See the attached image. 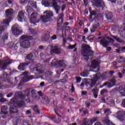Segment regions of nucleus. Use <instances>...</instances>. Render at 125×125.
I'll list each match as a JSON object with an SVG mask.
<instances>
[{
  "label": "nucleus",
  "instance_id": "f257e3e1",
  "mask_svg": "<svg viewBox=\"0 0 125 125\" xmlns=\"http://www.w3.org/2000/svg\"><path fill=\"white\" fill-rule=\"evenodd\" d=\"M62 52L63 49L58 47V45L56 44L54 47L50 45L48 46L47 50L45 51L44 54L41 53L40 56L41 57H42V56H48L51 52H55V53H57V54H60Z\"/></svg>",
  "mask_w": 125,
  "mask_h": 125
},
{
  "label": "nucleus",
  "instance_id": "f03ea898",
  "mask_svg": "<svg viewBox=\"0 0 125 125\" xmlns=\"http://www.w3.org/2000/svg\"><path fill=\"white\" fill-rule=\"evenodd\" d=\"M33 37L32 36L24 35L21 37V40L22 41L20 43L21 46L23 48H29L31 45V42L29 41L32 40Z\"/></svg>",
  "mask_w": 125,
  "mask_h": 125
},
{
  "label": "nucleus",
  "instance_id": "7ed1b4c3",
  "mask_svg": "<svg viewBox=\"0 0 125 125\" xmlns=\"http://www.w3.org/2000/svg\"><path fill=\"white\" fill-rule=\"evenodd\" d=\"M99 76H100V74L94 75L91 80L88 79L84 83H82L81 86L83 87L84 85H86V86L90 85V87H93L95 85L96 82L99 80Z\"/></svg>",
  "mask_w": 125,
  "mask_h": 125
},
{
  "label": "nucleus",
  "instance_id": "20e7f679",
  "mask_svg": "<svg viewBox=\"0 0 125 125\" xmlns=\"http://www.w3.org/2000/svg\"><path fill=\"white\" fill-rule=\"evenodd\" d=\"M43 15L41 16L40 17V20L43 23H47V22H50L52 21V17H53V13L50 11L46 10L43 12Z\"/></svg>",
  "mask_w": 125,
  "mask_h": 125
},
{
  "label": "nucleus",
  "instance_id": "39448f33",
  "mask_svg": "<svg viewBox=\"0 0 125 125\" xmlns=\"http://www.w3.org/2000/svg\"><path fill=\"white\" fill-rule=\"evenodd\" d=\"M85 49L83 50L82 54L83 59L88 61L90 56L93 55V51L90 50V47L88 45H85Z\"/></svg>",
  "mask_w": 125,
  "mask_h": 125
},
{
  "label": "nucleus",
  "instance_id": "423d86ee",
  "mask_svg": "<svg viewBox=\"0 0 125 125\" xmlns=\"http://www.w3.org/2000/svg\"><path fill=\"white\" fill-rule=\"evenodd\" d=\"M42 4L44 5L46 7L48 6H52L55 8L56 10V12L57 14L59 13V10H60V7L57 5V3H56V0H53L52 3L49 2L47 0H44L42 1Z\"/></svg>",
  "mask_w": 125,
  "mask_h": 125
},
{
  "label": "nucleus",
  "instance_id": "0eeeda50",
  "mask_svg": "<svg viewBox=\"0 0 125 125\" xmlns=\"http://www.w3.org/2000/svg\"><path fill=\"white\" fill-rule=\"evenodd\" d=\"M108 41L110 43H114V42H115V41L114 40L109 39V37H107L102 39L100 42V43L101 44H102L104 47H106V46H108L109 44V42H108Z\"/></svg>",
  "mask_w": 125,
  "mask_h": 125
},
{
  "label": "nucleus",
  "instance_id": "6e6552de",
  "mask_svg": "<svg viewBox=\"0 0 125 125\" xmlns=\"http://www.w3.org/2000/svg\"><path fill=\"white\" fill-rule=\"evenodd\" d=\"M20 29L21 28L18 24L14 25L12 28V35H14V36H19L22 33V31L20 30Z\"/></svg>",
  "mask_w": 125,
  "mask_h": 125
},
{
  "label": "nucleus",
  "instance_id": "1a4fd4ad",
  "mask_svg": "<svg viewBox=\"0 0 125 125\" xmlns=\"http://www.w3.org/2000/svg\"><path fill=\"white\" fill-rule=\"evenodd\" d=\"M22 76L23 77V79L21 80V83H26L28 82V81H30V80H33V79H37L36 77H35L34 76H29V74H28V72H24L22 74Z\"/></svg>",
  "mask_w": 125,
  "mask_h": 125
},
{
  "label": "nucleus",
  "instance_id": "9d476101",
  "mask_svg": "<svg viewBox=\"0 0 125 125\" xmlns=\"http://www.w3.org/2000/svg\"><path fill=\"white\" fill-rule=\"evenodd\" d=\"M39 17V16L38 13H33L31 14L30 18L31 23L32 24H35V23H39V21H40Z\"/></svg>",
  "mask_w": 125,
  "mask_h": 125
},
{
  "label": "nucleus",
  "instance_id": "9b49d317",
  "mask_svg": "<svg viewBox=\"0 0 125 125\" xmlns=\"http://www.w3.org/2000/svg\"><path fill=\"white\" fill-rule=\"evenodd\" d=\"M12 62L10 58H7L3 61H0V66L2 69H4L5 67H7V65Z\"/></svg>",
  "mask_w": 125,
  "mask_h": 125
},
{
  "label": "nucleus",
  "instance_id": "f8f14e48",
  "mask_svg": "<svg viewBox=\"0 0 125 125\" xmlns=\"http://www.w3.org/2000/svg\"><path fill=\"white\" fill-rule=\"evenodd\" d=\"M115 116L121 122L125 121V111H119L115 114Z\"/></svg>",
  "mask_w": 125,
  "mask_h": 125
},
{
  "label": "nucleus",
  "instance_id": "ddd939ff",
  "mask_svg": "<svg viewBox=\"0 0 125 125\" xmlns=\"http://www.w3.org/2000/svg\"><path fill=\"white\" fill-rule=\"evenodd\" d=\"M33 7H35V4H34V2H33V1H30L28 2V6L26 10L27 13H28V15H30V13L33 12Z\"/></svg>",
  "mask_w": 125,
  "mask_h": 125
},
{
  "label": "nucleus",
  "instance_id": "4468645a",
  "mask_svg": "<svg viewBox=\"0 0 125 125\" xmlns=\"http://www.w3.org/2000/svg\"><path fill=\"white\" fill-rule=\"evenodd\" d=\"M91 66L93 69H96L94 72L96 73L98 72L99 70H100V68H99V63H98V62L96 60L93 61L91 63Z\"/></svg>",
  "mask_w": 125,
  "mask_h": 125
},
{
  "label": "nucleus",
  "instance_id": "2eb2a0df",
  "mask_svg": "<svg viewBox=\"0 0 125 125\" xmlns=\"http://www.w3.org/2000/svg\"><path fill=\"white\" fill-rule=\"evenodd\" d=\"M17 19L20 21V22H23V21H25V17L24 16V13L23 11H21L19 12Z\"/></svg>",
  "mask_w": 125,
  "mask_h": 125
},
{
  "label": "nucleus",
  "instance_id": "dca6fc26",
  "mask_svg": "<svg viewBox=\"0 0 125 125\" xmlns=\"http://www.w3.org/2000/svg\"><path fill=\"white\" fill-rule=\"evenodd\" d=\"M95 5L97 7H104L105 6V4L102 0H95Z\"/></svg>",
  "mask_w": 125,
  "mask_h": 125
},
{
  "label": "nucleus",
  "instance_id": "f3484780",
  "mask_svg": "<svg viewBox=\"0 0 125 125\" xmlns=\"http://www.w3.org/2000/svg\"><path fill=\"white\" fill-rule=\"evenodd\" d=\"M63 61L60 60L58 61L57 59L53 60V62H51L52 66H55V65H59L60 66H63Z\"/></svg>",
  "mask_w": 125,
  "mask_h": 125
},
{
  "label": "nucleus",
  "instance_id": "a211bd4d",
  "mask_svg": "<svg viewBox=\"0 0 125 125\" xmlns=\"http://www.w3.org/2000/svg\"><path fill=\"white\" fill-rule=\"evenodd\" d=\"M63 17H64L63 13H61L59 15V19L57 21V24L59 27H60L63 23Z\"/></svg>",
  "mask_w": 125,
  "mask_h": 125
},
{
  "label": "nucleus",
  "instance_id": "6ab92c4d",
  "mask_svg": "<svg viewBox=\"0 0 125 125\" xmlns=\"http://www.w3.org/2000/svg\"><path fill=\"white\" fill-rule=\"evenodd\" d=\"M1 114H4V115H7L8 112H7V106L2 105L1 108Z\"/></svg>",
  "mask_w": 125,
  "mask_h": 125
},
{
  "label": "nucleus",
  "instance_id": "aec40b11",
  "mask_svg": "<svg viewBox=\"0 0 125 125\" xmlns=\"http://www.w3.org/2000/svg\"><path fill=\"white\" fill-rule=\"evenodd\" d=\"M119 91L120 92L122 96H125V86H120L119 88Z\"/></svg>",
  "mask_w": 125,
  "mask_h": 125
},
{
  "label": "nucleus",
  "instance_id": "412c9836",
  "mask_svg": "<svg viewBox=\"0 0 125 125\" xmlns=\"http://www.w3.org/2000/svg\"><path fill=\"white\" fill-rule=\"evenodd\" d=\"M28 64V63H21L18 67L19 70H20V71H24L26 66H27Z\"/></svg>",
  "mask_w": 125,
  "mask_h": 125
},
{
  "label": "nucleus",
  "instance_id": "4be33fe9",
  "mask_svg": "<svg viewBox=\"0 0 125 125\" xmlns=\"http://www.w3.org/2000/svg\"><path fill=\"white\" fill-rule=\"evenodd\" d=\"M7 17H10L12 14H13V10L11 9H8L6 10L5 12Z\"/></svg>",
  "mask_w": 125,
  "mask_h": 125
},
{
  "label": "nucleus",
  "instance_id": "5701e85b",
  "mask_svg": "<svg viewBox=\"0 0 125 125\" xmlns=\"http://www.w3.org/2000/svg\"><path fill=\"white\" fill-rule=\"evenodd\" d=\"M115 83H116V79L113 78L111 80L110 83H107L106 85H107L108 87H112V86L115 85Z\"/></svg>",
  "mask_w": 125,
  "mask_h": 125
},
{
  "label": "nucleus",
  "instance_id": "b1692460",
  "mask_svg": "<svg viewBox=\"0 0 125 125\" xmlns=\"http://www.w3.org/2000/svg\"><path fill=\"white\" fill-rule=\"evenodd\" d=\"M10 111L11 114L13 113H17V107L13 105L10 106Z\"/></svg>",
  "mask_w": 125,
  "mask_h": 125
},
{
  "label": "nucleus",
  "instance_id": "393cba45",
  "mask_svg": "<svg viewBox=\"0 0 125 125\" xmlns=\"http://www.w3.org/2000/svg\"><path fill=\"white\" fill-rule=\"evenodd\" d=\"M27 58L30 61H34L35 60V57H34V55H33L32 53L28 54L27 56Z\"/></svg>",
  "mask_w": 125,
  "mask_h": 125
},
{
  "label": "nucleus",
  "instance_id": "a878e982",
  "mask_svg": "<svg viewBox=\"0 0 125 125\" xmlns=\"http://www.w3.org/2000/svg\"><path fill=\"white\" fill-rule=\"evenodd\" d=\"M98 27H99V23H97L96 24L94 25L91 29V32L92 33H94Z\"/></svg>",
  "mask_w": 125,
  "mask_h": 125
},
{
  "label": "nucleus",
  "instance_id": "bb28decb",
  "mask_svg": "<svg viewBox=\"0 0 125 125\" xmlns=\"http://www.w3.org/2000/svg\"><path fill=\"white\" fill-rule=\"evenodd\" d=\"M16 96L17 97H20V98H21V99H24L26 96H28V95H25V96L22 95V94H21V92H17L16 93Z\"/></svg>",
  "mask_w": 125,
  "mask_h": 125
},
{
  "label": "nucleus",
  "instance_id": "cd10ccee",
  "mask_svg": "<svg viewBox=\"0 0 125 125\" xmlns=\"http://www.w3.org/2000/svg\"><path fill=\"white\" fill-rule=\"evenodd\" d=\"M9 22H10V19H8L3 21L2 24L3 26H8L9 25Z\"/></svg>",
  "mask_w": 125,
  "mask_h": 125
},
{
  "label": "nucleus",
  "instance_id": "c85d7f7f",
  "mask_svg": "<svg viewBox=\"0 0 125 125\" xmlns=\"http://www.w3.org/2000/svg\"><path fill=\"white\" fill-rule=\"evenodd\" d=\"M42 39H44V41H46L49 39V32L47 31V33L42 37Z\"/></svg>",
  "mask_w": 125,
  "mask_h": 125
},
{
  "label": "nucleus",
  "instance_id": "c756f323",
  "mask_svg": "<svg viewBox=\"0 0 125 125\" xmlns=\"http://www.w3.org/2000/svg\"><path fill=\"white\" fill-rule=\"evenodd\" d=\"M88 74H89V73L85 70L83 72H82L81 73V76L82 77H87V76H88Z\"/></svg>",
  "mask_w": 125,
  "mask_h": 125
},
{
  "label": "nucleus",
  "instance_id": "7c9ffc66",
  "mask_svg": "<svg viewBox=\"0 0 125 125\" xmlns=\"http://www.w3.org/2000/svg\"><path fill=\"white\" fill-rule=\"evenodd\" d=\"M104 114L107 115H110V114H112V111H111L110 109L107 108L104 111Z\"/></svg>",
  "mask_w": 125,
  "mask_h": 125
},
{
  "label": "nucleus",
  "instance_id": "2f4dec72",
  "mask_svg": "<svg viewBox=\"0 0 125 125\" xmlns=\"http://www.w3.org/2000/svg\"><path fill=\"white\" fill-rule=\"evenodd\" d=\"M85 71H86L87 72H91V67L89 66V65H87V66L85 67L84 68Z\"/></svg>",
  "mask_w": 125,
  "mask_h": 125
},
{
  "label": "nucleus",
  "instance_id": "473e14b6",
  "mask_svg": "<svg viewBox=\"0 0 125 125\" xmlns=\"http://www.w3.org/2000/svg\"><path fill=\"white\" fill-rule=\"evenodd\" d=\"M113 39H114V40H116V41H117V42H124V41H123L122 40H121V39H120V38L118 37L114 36Z\"/></svg>",
  "mask_w": 125,
  "mask_h": 125
},
{
  "label": "nucleus",
  "instance_id": "72a5a7b5",
  "mask_svg": "<svg viewBox=\"0 0 125 125\" xmlns=\"http://www.w3.org/2000/svg\"><path fill=\"white\" fill-rule=\"evenodd\" d=\"M112 18H113V14H112V13H109L106 15L107 19H112Z\"/></svg>",
  "mask_w": 125,
  "mask_h": 125
},
{
  "label": "nucleus",
  "instance_id": "f704fd0d",
  "mask_svg": "<svg viewBox=\"0 0 125 125\" xmlns=\"http://www.w3.org/2000/svg\"><path fill=\"white\" fill-rule=\"evenodd\" d=\"M9 72L8 73H6V72H5L3 75V77L4 78V79H6L7 78V76H8V75H9V73H10V72H11V70H8Z\"/></svg>",
  "mask_w": 125,
  "mask_h": 125
},
{
  "label": "nucleus",
  "instance_id": "c9c22d12",
  "mask_svg": "<svg viewBox=\"0 0 125 125\" xmlns=\"http://www.w3.org/2000/svg\"><path fill=\"white\" fill-rule=\"evenodd\" d=\"M108 92V91L106 89H104L101 91V95H104V94H106Z\"/></svg>",
  "mask_w": 125,
  "mask_h": 125
},
{
  "label": "nucleus",
  "instance_id": "e433bc0d",
  "mask_svg": "<svg viewBox=\"0 0 125 125\" xmlns=\"http://www.w3.org/2000/svg\"><path fill=\"white\" fill-rule=\"evenodd\" d=\"M108 104H109V105L111 106H114V105H115V102L114 101V100L112 99L109 101Z\"/></svg>",
  "mask_w": 125,
  "mask_h": 125
},
{
  "label": "nucleus",
  "instance_id": "4c0bfd02",
  "mask_svg": "<svg viewBox=\"0 0 125 125\" xmlns=\"http://www.w3.org/2000/svg\"><path fill=\"white\" fill-rule=\"evenodd\" d=\"M92 91L93 94H97L98 93V89L97 88H94V89H93Z\"/></svg>",
  "mask_w": 125,
  "mask_h": 125
},
{
  "label": "nucleus",
  "instance_id": "58836bf2",
  "mask_svg": "<svg viewBox=\"0 0 125 125\" xmlns=\"http://www.w3.org/2000/svg\"><path fill=\"white\" fill-rule=\"evenodd\" d=\"M18 104L19 106H20V107H21V106H24V105H25V103L24 102V101H21L18 103Z\"/></svg>",
  "mask_w": 125,
  "mask_h": 125
},
{
  "label": "nucleus",
  "instance_id": "ea45409f",
  "mask_svg": "<svg viewBox=\"0 0 125 125\" xmlns=\"http://www.w3.org/2000/svg\"><path fill=\"white\" fill-rule=\"evenodd\" d=\"M76 47V44L74 45H69L68 47L67 48L69 49H73V48H75Z\"/></svg>",
  "mask_w": 125,
  "mask_h": 125
},
{
  "label": "nucleus",
  "instance_id": "a19ab883",
  "mask_svg": "<svg viewBox=\"0 0 125 125\" xmlns=\"http://www.w3.org/2000/svg\"><path fill=\"white\" fill-rule=\"evenodd\" d=\"M89 41H92L94 39V36L93 35H90L87 38Z\"/></svg>",
  "mask_w": 125,
  "mask_h": 125
},
{
  "label": "nucleus",
  "instance_id": "79ce46f5",
  "mask_svg": "<svg viewBox=\"0 0 125 125\" xmlns=\"http://www.w3.org/2000/svg\"><path fill=\"white\" fill-rule=\"evenodd\" d=\"M57 39V36L56 35H53L51 38V41H54L55 40H56Z\"/></svg>",
  "mask_w": 125,
  "mask_h": 125
},
{
  "label": "nucleus",
  "instance_id": "37998d69",
  "mask_svg": "<svg viewBox=\"0 0 125 125\" xmlns=\"http://www.w3.org/2000/svg\"><path fill=\"white\" fill-rule=\"evenodd\" d=\"M35 108H37V106H35V107L34 108L33 110L35 111V112L36 114H39L40 113V110L38 109H36Z\"/></svg>",
  "mask_w": 125,
  "mask_h": 125
},
{
  "label": "nucleus",
  "instance_id": "c03bdc74",
  "mask_svg": "<svg viewBox=\"0 0 125 125\" xmlns=\"http://www.w3.org/2000/svg\"><path fill=\"white\" fill-rule=\"evenodd\" d=\"M95 14H96V11H92V12L90 11V15L93 16V15H95Z\"/></svg>",
  "mask_w": 125,
  "mask_h": 125
},
{
  "label": "nucleus",
  "instance_id": "a18cd8bd",
  "mask_svg": "<svg viewBox=\"0 0 125 125\" xmlns=\"http://www.w3.org/2000/svg\"><path fill=\"white\" fill-rule=\"evenodd\" d=\"M15 100V98H13L11 99V101L10 102V104H14V101Z\"/></svg>",
  "mask_w": 125,
  "mask_h": 125
},
{
  "label": "nucleus",
  "instance_id": "49530a36",
  "mask_svg": "<svg viewBox=\"0 0 125 125\" xmlns=\"http://www.w3.org/2000/svg\"><path fill=\"white\" fill-rule=\"evenodd\" d=\"M81 77H77L76 78V81L77 83H81Z\"/></svg>",
  "mask_w": 125,
  "mask_h": 125
},
{
  "label": "nucleus",
  "instance_id": "de8ad7c7",
  "mask_svg": "<svg viewBox=\"0 0 125 125\" xmlns=\"http://www.w3.org/2000/svg\"><path fill=\"white\" fill-rule=\"evenodd\" d=\"M0 102H5L6 101V99L5 98L2 97L0 100Z\"/></svg>",
  "mask_w": 125,
  "mask_h": 125
},
{
  "label": "nucleus",
  "instance_id": "09e8293b",
  "mask_svg": "<svg viewBox=\"0 0 125 125\" xmlns=\"http://www.w3.org/2000/svg\"><path fill=\"white\" fill-rule=\"evenodd\" d=\"M122 105L123 107H125V99L123 100Z\"/></svg>",
  "mask_w": 125,
  "mask_h": 125
},
{
  "label": "nucleus",
  "instance_id": "8fccbe9b",
  "mask_svg": "<svg viewBox=\"0 0 125 125\" xmlns=\"http://www.w3.org/2000/svg\"><path fill=\"white\" fill-rule=\"evenodd\" d=\"M12 95H13V93H9L7 95V97H11L12 96Z\"/></svg>",
  "mask_w": 125,
  "mask_h": 125
},
{
  "label": "nucleus",
  "instance_id": "3c124183",
  "mask_svg": "<svg viewBox=\"0 0 125 125\" xmlns=\"http://www.w3.org/2000/svg\"><path fill=\"white\" fill-rule=\"evenodd\" d=\"M30 91H31V90H30V89H28L25 91V93L26 94H30Z\"/></svg>",
  "mask_w": 125,
  "mask_h": 125
},
{
  "label": "nucleus",
  "instance_id": "603ef678",
  "mask_svg": "<svg viewBox=\"0 0 125 125\" xmlns=\"http://www.w3.org/2000/svg\"><path fill=\"white\" fill-rule=\"evenodd\" d=\"M46 75H48H48L51 76V75H52V73L51 72H50V71H47L46 72Z\"/></svg>",
  "mask_w": 125,
  "mask_h": 125
},
{
  "label": "nucleus",
  "instance_id": "864d4df0",
  "mask_svg": "<svg viewBox=\"0 0 125 125\" xmlns=\"http://www.w3.org/2000/svg\"><path fill=\"white\" fill-rule=\"evenodd\" d=\"M31 114V110H28L26 111V115H30Z\"/></svg>",
  "mask_w": 125,
  "mask_h": 125
},
{
  "label": "nucleus",
  "instance_id": "5fc2aeb1",
  "mask_svg": "<svg viewBox=\"0 0 125 125\" xmlns=\"http://www.w3.org/2000/svg\"><path fill=\"white\" fill-rule=\"evenodd\" d=\"M44 48V47H43V46H40L39 47V49H40V50H42V49H43V48Z\"/></svg>",
  "mask_w": 125,
  "mask_h": 125
},
{
  "label": "nucleus",
  "instance_id": "6e6d98bb",
  "mask_svg": "<svg viewBox=\"0 0 125 125\" xmlns=\"http://www.w3.org/2000/svg\"><path fill=\"white\" fill-rule=\"evenodd\" d=\"M85 105L86 107H88V108H89V106H90V104H89V103H86Z\"/></svg>",
  "mask_w": 125,
  "mask_h": 125
},
{
  "label": "nucleus",
  "instance_id": "4d7b16f0",
  "mask_svg": "<svg viewBox=\"0 0 125 125\" xmlns=\"http://www.w3.org/2000/svg\"><path fill=\"white\" fill-rule=\"evenodd\" d=\"M66 7V6L65 5H63L62 8V10L63 11V10H65V8Z\"/></svg>",
  "mask_w": 125,
  "mask_h": 125
},
{
  "label": "nucleus",
  "instance_id": "13d9d810",
  "mask_svg": "<svg viewBox=\"0 0 125 125\" xmlns=\"http://www.w3.org/2000/svg\"><path fill=\"white\" fill-rule=\"evenodd\" d=\"M94 125H101V123L99 122H97L96 123H95Z\"/></svg>",
  "mask_w": 125,
  "mask_h": 125
},
{
  "label": "nucleus",
  "instance_id": "bf43d9fd",
  "mask_svg": "<svg viewBox=\"0 0 125 125\" xmlns=\"http://www.w3.org/2000/svg\"><path fill=\"white\" fill-rule=\"evenodd\" d=\"M111 49H112V48H111L110 47H106L107 51H110V50H111Z\"/></svg>",
  "mask_w": 125,
  "mask_h": 125
},
{
  "label": "nucleus",
  "instance_id": "052dcab7",
  "mask_svg": "<svg viewBox=\"0 0 125 125\" xmlns=\"http://www.w3.org/2000/svg\"><path fill=\"white\" fill-rule=\"evenodd\" d=\"M55 113L57 114V115H58V116H59V111H57V109L56 108H55Z\"/></svg>",
  "mask_w": 125,
  "mask_h": 125
},
{
  "label": "nucleus",
  "instance_id": "680f3d73",
  "mask_svg": "<svg viewBox=\"0 0 125 125\" xmlns=\"http://www.w3.org/2000/svg\"><path fill=\"white\" fill-rule=\"evenodd\" d=\"M120 50L121 51H124V50H125V47H122L120 49Z\"/></svg>",
  "mask_w": 125,
  "mask_h": 125
},
{
  "label": "nucleus",
  "instance_id": "e2e57ef3",
  "mask_svg": "<svg viewBox=\"0 0 125 125\" xmlns=\"http://www.w3.org/2000/svg\"><path fill=\"white\" fill-rule=\"evenodd\" d=\"M31 93H32V94H36V90H31Z\"/></svg>",
  "mask_w": 125,
  "mask_h": 125
},
{
  "label": "nucleus",
  "instance_id": "0e129e2a",
  "mask_svg": "<svg viewBox=\"0 0 125 125\" xmlns=\"http://www.w3.org/2000/svg\"><path fill=\"white\" fill-rule=\"evenodd\" d=\"M82 40L83 41V42H85V36H83V37Z\"/></svg>",
  "mask_w": 125,
  "mask_h": 125
},
{
  "label": "nucleus",
  "instance_id": "69168bd1",
  "mask_svg": "<svg viewBox=\"0 0 125 125\" xmlns=\"http://www.w3.org/2000/svg\"><path fill=\"white\" fill-rule=\"evenodd\" d=\"M119 78H123V74H122V73H119Z\"/></svg>",
  "mask_w": 125,
  "mask_h": 125
},
{
  "label": "nucleus",
  "instance_id": "338daca9",
  "mask_svg": "<svg viewBox=\"0 0 125 125\" xmlns=\"http://www.w3.org/2000/svg\"><path fill=\"white\" fill-rule=\"evenodd\" d=\"M84 32L85 33V34H86V33H87V32H88V29L86 28L84 30Z\"/></svg>",
  "mask_w": 125,
  "mask_h": 125
},
{
  "label": "nucleus",
  "instance_id": "774afa93",
  "mask_svg": "<svg viewBox=\"0 0 125 125\" xmlns=\"http://www.w3.org/2000/svg\"><path fill=\"white\" fill-rule=\"evenodd\" d=\"M40 85L41 86H43V85H44V82H42L41 83H40Z\"/></svg>",
  "mask_w": 125,
  "mask_h": 125
}]
</instances>
